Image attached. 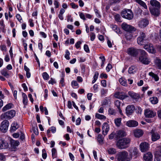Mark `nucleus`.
<instances>
[{"label":"nucleus","instance_id":"f257e3e1","mask_svg":"<svg viewBox=\"0 0 161 161\" xmlns=\"http://www.w3.org/2000/svg\"><path fill=\"white\" fill-rule=\"evenodd\" d=\"M140 51L139 61L144 64H148L150 62V60L147 53L143 50Z\"/></svg>","mask_w":161,"mask_h":161},{"label":"nucleus","instance_id":"f03ea898","mask_svg":"<svg viewBox=\"0 0 161 161\" xmlns=\"http://www.w3.org/2000/svg\"><path fill=\"white\" fill-rule=\"evenodd\" d=\"M116 158L118 161H129L130 160V158L128 157V153L125 151L119 153Z\"/></svg>","mask_w":161,"mask_h":161},{"label":"nucleus","instance_id":"7ed1b4c3","mask_svg":"<svg viewBox=\"0 0 161 161\" xmlns=\"http://www.w3.org/2000/svg\"><path fill=\"white\" fill-rule=\"evenodd\" d=\"M16 112L14 110H11L1 115L2 119H9L13 118L15 115Z\"/></svg>","mask_w":161,"mask_h":161},{"label":"nucleus","instance_id":"20e7f679","mask_svg":"<svg viewBox=\"0 0 161 161\" xmlns=\"http://www.w3.org/2000/svg\"><path fill=\"white\" fill-rule=\"evenodd\" d=\"M121 16L126 19L130 20L133 18V14L131 11L129 9H125L122 11Z\"/></svg>","mask_w":161,"mask_h":161},{"label":"nucleus","instance_id":"39448f33","mask_svg":"<svg viewBox=\"0 0 161 161\" xmlns=\"http://www.w3.org/2000/svg\"><path fill=\"white\" fill-rule=\"evenodd\" d=\"M146 34L142 31H141L139 33V36L137 38V42L139 45H142L147 40Z\"/></svg>","mask_w":161,"mask_h":161},{"label":"nucleus","instance_id":"423d86ee","mask_svg":"<svg viewBox=\"0 0 161 161\" xmlns=\"http://www.w3.org/2000/svg\"><path fill=\"white\" fill-rule=\"evenodd\" d=\"M142 49H137L134 47H130L127 50V53L128 55L133 57H136Z\"/></svg>","mask_w":161,"mask_h":161},{"label":"nucleus","instance_id":"0eeeda50","mask_svg":"<svg viewBox=\"0 0 161 161\" xmlns=\"http://www.w3.org/2000/svg\"><path fill=\"white\" fill-rule=\"evenodd\" d=\"M129 155L131 158L134 157L135 158L138 157L140 155L139 151L137 148L136 147H131L129 151Z\"/></svg>","mask_w":161,"mask_h":161},{"label":"nucleus","instance_id":"6e6552de","mask_svg":"<svg viewBox=\"0 0 161 161\" xmlns=\"http://www.w3.org/2000/svg\"><path fill=\"white\" fill-rule=\"evenodd\" d=\"M19 142H9L8 148L11 151H16L18 149Z\"/></svg>","mask_w":161,"mask_h":161},{"label":"nucleus","instance_id":"1a4fd4ad","mask_svg":"<svg viewBox=\"0 0 161 161\" xmlns=\"http://www.w3.org/2000/svg\"><path fill=\"white\" fill-rule=\"evenodd\" d=\"M116 145L119 149H125L129 146L130 142H117Z\"/></svg>","mask_w":161,"mask_h":161},{"label":"nucleus","instance_id":"9d476101","mask_svg":"<svg viewBox=\"0 0 161 161\" xmlns=\"http://www.w3.org/2000/svg\"><path fill=\"white\" fill-rule=\"evenodd\" d=\"M121 27L124 30L130 32L135 31L136 30L135 27L129 25L125 23H123L122 24Z\"/></svg>","mask_w":161,"mask_h":161},{"label":"nucleus","instance_id":"9b49d317","mask_svg":"<svg viewBox=\"0 0 161 161\" xmlns=\"http://www.w3.org/2000/svg\"><path fill=\"white\" fill-rule=\"evenodd\" d=\"M9 125V122L8 121L5 120L3 121L1 124L0 127L1 130L3 132H5L8 130Z\"/></svg>","mask_w":161,"mask_h":161},{"label":"nucleus","instance_id":"f8f14e48","mask_svg":"<svg viewBox=\"0 0 161 161\" xmlns=\"http://www.w3.org/2000/svg\"><path fill=\"white\" fill-rule=\"evenodd\" d=\"M140 147L141 152H144L148 150L149 148V145L147 142H145L140 144Z\"/></svg>","mask_w":161,"mask_h":161},{"label":"nucleus","instance_id":"ddd939ff","mask_svg":"<svg viewBox=\"0 0 161 161\" xmlns=\"http://www.w3.org/2000/svg\"><path fill=\"white\" fill-rule=\"evenodd\" d=\"M144 48L151 53H154L156 52V50L154 49L153 44H147L145 45L144 46Z\"/></svg>","mask_w":161,"mask_h":161},{"label":"nucleus","instance_id":"4468645a","mask_svg":"<svg viewBox=\"0 0 161 161\" xmlns=\"http://www.w3.org/2000/svg\"><path fill=\"white\" fill-rule=\"evenodd\" d=\"M148 21L146 19H142L138 22V26L141 28H143L148 24Z\"/></svg>","mask_w":161,"mask_h":161},{"label":"nucleus","instance_id":"2eb2a0df","mask_svg":"<svg viewBox=\"0 0 161 161\" xmlns=\"http://www.w3.org/2000/svg\"><path fill=\"white\" fill-rule=\"evenodd\" d=\"M115 97L120 99H124L128 97V96L125 93L120 92H116L114 94Z\"/></svg>","mask_w":161,"mask_h":161},{"label":"nucleus","instance_id":"dca6fc26","mask_svg":"<svg viewBox=\"0 0 161 161\" xmlns=\"http://www.w3.org/2000/svg\"><path fill=\"white\" fill-rule=\"evenodd\" d=\"M144 114L146 117L153 118L155 116L156 113L153 112V111L148 109L145 110Z\"/></svg>","mask_w":161,"mask_h":161},{"label":"nucleus","instance_id":"f3484780","mask_svg":"<svg viewBox=\"0 0 161 161\" xmlns=\"http://www.w3.org/2000/svg\"><path fill=\"white\" fill-rule=\"evenodd\" d=\"M135 109V108L134 105H128L125 109L126 114L128 115H130L133 113Z\"/></svg>","mask_w":161,"mask_h":161},{"label":"nucleus","instance_id":"a211bd4d","mask_svg":"<svg viewBox=\"0 0 161 161\" xmlns=\"http://www.w3.org/2000/svg\"><path fill=\"white\" fill-rule=\"evenodd\" d=\"M109 130V126L107 123H104L102 126V130L104 135H106Z\"/></svg>","mask_w":161,"mask_h":161},{"label":"nucleus","instance_id":"6ab92c4d","mask_svg":"<svg viewBox=\"0 0 161 161\" xmlns=\"http://www.w3.org/2000/svg\"><path fill=\"white\" fill-rule=\"evenodd\" d=\"M116 133V137L117 139L123 137L126 135L125 132L122 130H120L117 131Z\"/></svg>","mask_w":161,"mask_h":161},{"label":"nucleus","instance_id":"aec40b11","mask_svg":"<svg viewBox=\"0 0 161 161\" xmlns=\"http://www.w3.org/2000/svg\"><path fill=\"white\" fill-rule=\"evenodd\" d=\"M133 133L134 136L137 138H139L142 136L143 134V130L141 129H136L134 130Z\"/></svg>","mask_w":161,"mask_h":161},{"label":"nucleus","instance_id":"412c9836","mask_svg":"<svg viewBox=\"0 0 161 161\" xmlns=\"http://www.w3.org/2000/svg\"><path fill=\"white\" fill-rule=\"evenodd\" d=\"M143 159L146 161H152L153 160V155L150 152H148L144 154Z\"/></svg>","mask_w":161,"mask_h":161},{"label":"nucleus","instance_id":"4be33fe9","mask_svg":"<svg viewBox=\"0 0 161 161\" xmlns=\"http://www.w3.org/2000/svg\"><path fill=\"white\" fill-rule=\"evenodd\" d=\"M126 125L130 127H135L138 125V123L136 121L131 120L126 122Z\"/></svg>","mask_w":161,"mask_h":161},{"label":"nucleus","instance_id":"5701e85b","mask_svg":"<svg viewBox=\"0 0 161 161\" xmlns=\"http://www.w3.org/2000/svg\"><path fill=\"white\" fill-rule=\"evenodd\" d=\"M152 141H156L160 138L159 134L157 132H151Z\"/></svg>","mask_w":161,"mask_h":161},{"label":"nucleus","instance_id":"b1692460","mask_svg":"<svg viewBox=\"0 0 161 161\" xmlns=\"http://www.w3.org/2000/svg\"><path fill=\"white\" fill-rule=\"evenodd\" d=\"M159 8H150V11L151 14L155 16H158L159 14V11L158 9Z\"/></svg>","mask_w":161,"mask_h":161},{"label":"nucleus","instance_id":"393cba45","mask_svg":"<svg viewBox=\"0 0 161 161\" xmlns=\"http://www.w3.org/2000/svg\"><path fill=\"white\" fill-rule=\"evenodd\" d=\"M129 95L133 99H138L140 97L139 95L132 92H129L128 93Z\"/></svg>","mask_w":161,"mask_h":161},{"label":"nucleus","instance_id":"a878e982","mask_svg":"<svg viewBox=\"0 0 161 161\" xmlns=\"http://www.w3.org/2000/svg\"><path fill=\"white\" fill-rule=\"evenodd\" d=\"M137 71L136 67L134 65H132L129 68L128 72L130 75L134 74L136 73Z\"/></svg>","mask_w":161,"mask_h":161},{"label":"nucleus","instance_id":"bb28decb","mask_svg":"<svg viewBox=\"0 0 161 161\" xmlns=\"http://www.w3.org/2000/svg\"><path fill=\"white\" fill-rule=\"evenodd\" d=\"M150 3L152 6L156 8H160V3L156 0H151Z\"/></svg>","mask_w":161,"mask_h":161},{"label":"nucleus","instance_id":"cd10ccee","mask_svg":"<svg viewBox=\"0 0 161 161\" xmlns=\"http://www.w3.org/2000/svg\"><path fill=\"white\" fill-rule=\"evenodd\" d=\"M8 147V143L7 142H0V149H7Z\"/></svg>","mask_w":161,"mask_h":161},{"label":"nucleus","instance_id":"c85d7f7f","mask_svg":"<svg viewBox=\"0 0 161 161\" xmlns=\"http://www.w3.org/2000/svg\"><path fill=\"white\" fill-rule=\"evenodd\" d=\"M114 104H115V105L117 108L119 113L121 115H122V111L120 108L121 102L119 100H117L114 102Z\"/></svg>","mask_w":161,"mask_h":161},{"label":"nucleus","instance_id":"c756f323","mask_svg":"<svg viewBox=\"0 0 161 161\" xmlns=\"http://www.w3.org/2000/svg\"><path fill=\"white\" fill-rule=\"evenodd\" d=\"M110 27L113 30L117 33H119L120 32L119 28L116 25L111 24L110 25Z\"/></svg>","mask_w":161,"mask_h":161},{"label":"nucleus","instance_id":"7c9ffc66","mask_svg":"<svg viewBox=\"0 0 161 161\" xmlns=\"http://www.w3.org/2000/svg\"><path fill=\"white\" fill-rule=\"evenodd\" d=\"M12 106L13 104L12 103H8L3 108L2 110L3 112L7 110L12 108Z\"/></svg>","mask_w":161,"mask_h":161},{"label":"nucleus","instance_id":"2f4dec72","mask_svg":"<svg viewBox=\"0 0 161 161\" xmlns=\"http://www.w3.org/2000/svg\"><path fill=\"white\" fill-rule=\"evenodd\" d=\"M137 3L143 7L145 9H147V6L145 3L141 0H135Z\"/></svg>","mask_w":161,"mask_h":161},{"label":"nucleus","instance_id":"473e14b6","mask_svg":"<svg viewBox=\"0 0 161 161\" xmlns=\"http://www.w3.org/2000/svg\"><path fill=\"white\" fill-rule=\"evenodd\" d=\"M119 82L122 85L124 86H127V84L126 80L123 78H121L119 79Z\"/></svg>","mask_w":161,"mask_h":161},{"label":"nucleus","instance_id":"72a5a7b5","mask_svg":"<svg viewBox=\"0 0 161 161\" xmlns=\"http://www.w3.org/2000/svg\"><path fill=\"white\" fill-rule=\"evenodd\" d=\"M149 100L150 102L153 104H156L158 102V100L156 97H152Z\"/></svg>","mask_w":161,"mask_h":161},{"label":"nucleus","instance_id":"f704fd0d","mask_svg":"<svg viewBox=\"0 0 161 161\" xmlns=\"http://www.w3.org/2000/svg\"><path fill=\"white\" fill-rule=\"evenodd\" d=\"M23 97V103L25 106L27 104V97L25 93H23L22 94Z\"/></svg>","mask_w":161,"mask_h":161},{"label":"nucleus","instance_id":"c9c22d12","mask_svg":"<svg viewBox=\"0 0 161 161\" xmlns=\"http://www.w3.org/2000/svg\"><path fill=\"white\" fill-rule=\"evenodd\" d=\"M18 127L17 125V123L15 122H14L12 124L10 130L11 132H14V131L16 130L18 128Z\"/></svg>","mask_w":161,"mask_h":161},{"label":"nucleus","instance_id":"e433bc0d","mask_svg":"<svg viewBox=\"0 0 161 161\" xmlns=\"http://www.w3.org/2000/svg\"><path fill=\"white\" fill-rule=\"evenodd\" d=\"M149 75L150 76H152L153 78H154L155 81H158L159 80V77L158 75L152 72H149Z\"/></svg>","mask_w":161,"mask_h":161},{"label":"nucleus","instance_id":"4c0bfd02","mask_svg":"<svg viewBox=\"0 0 161 161\" xmlns=\"http://www.w3.org/2000/svg\"><path fill=\"white\" fill-rule=\"evenodd\" d=\"M121 118H118L115 119L114 122L115 123L117 126H119L121 122Z\"/></svg>","mask_w":161,"mask_h":161},{"label":"nucleus","instance_id":"58836bf2","mask_svg":"<svg viewBox=\"0 0 161 161\" xmlns=\"http://www.w3.org/2000/svg\"><path fill=\"white\" fill-rule=\"evenodd\" d=\"M4 98V96L2 94V91H0V109L3 106V101L1 99H3Z\"/></svg>","mask_w":161,"mask_h":161},{"label":"nucleus","instance_id":"ea45409f","mask_svg":"<svg viewBox=\"0 0 161 161\" xmlns=\"http://www.w3.org/2000/svg\"><path fill=\"white\" fill-rule=\"evenodd\" d=\"M108 153L110 154H114L116 153L115 149L113 148H110L108 150Z\"/></svg>","mask_w":161,"mask_h":161},{"label":"nucleus","instance_id":"a19ab883","mask_svg":"<svg viewBox=\"0 0 161 161\" xmlns=\"http://www.w3.org/2000/svg\"><path fill=\"white\" fill-rule=\"evenodd\" d=\"M98 75L99 73L97 71L95 72L93 76V80L92 82V84H94L96 81L98 77Z\"/></svg>","mask_w":161,"mask_h":161},{"label":"nucleus","instance_id":"79ce46f5","mask_svg":"<svg viewBox=\"0 0 161 161\" xmlns=\"http://www.w3.org/2000/svg\"><path fill=\"white\" fill-rule=\"evenodd\" d=\"M108 111V113L110 115H115L116 114L115 110L112 108H109Z\"/></svg>","mask_w":161,"mask_h":161},{"label":"nucleus","instance_id":"37998d69","mask_svg":"<svg viewBox=\"0 0 161 161\" xmlns=\"http://www.w3.org/2000/svg\"><path fill=\"white\" fill-rule=\"evenodd\" d=\"M95 117L97 119H105L106 117L103 115L100 114L98 113H96L95 115Z\"/></svg>","mask_w":161,"mask_h":161},{"label":"nucleus","instance_id":"c03bdc74","mask_svg":"<svg viewBox=\"0 0 161 161\" xmlns=\"http://www.w3.org/2000/svg\"><path fill=\"white\" fill-rule=\"evenodd\" d=\"M156 64L159 67V68L161 69V60L159 59H157L155 61Z\"/></svg>","mask_w":161,"mask_h":161},{"label":"nucleus","instance_id":"a18cd8bd","mask_svg":"<svg viewBox=\"0 0 161 161\" xmlns=\"http://www.w3.org/2000/svg\"><path fill=\"white\" fill-rule=\"evenodd\" d=\"M52 156L53 158H55L56 157V150L55 148H52Z\"/></svg>","mask_w":161,"mask_h":161},{"label":"nucleus","instance_id":"49530a36","mask_svg":"<svg viewBox=\"0 0 161 161\" xmlns=\"http://www.w3.org/2000/svg\"><path fill=\"white\" fill-rule=\"evenodd\" d=\"M1 74L5 76H7L9 75L7 71L6 70L3 69L1 71Z\"/></svg>","mask_w":161,"mask_h":161},{"label":"nucleus","instance_id":"de8ad7c7","mask_svg":"<svg viewBox=\"0 0 161 161\" xmlns=\"http://www.w3.org/2000/svg\"><path fill=\"white\" fill-rule=\"evenodd\" d=\"M79 14L80 17L81 19H83V20H86L85 14H84L81 12H79Z\"/></svg>","mask_w":161,"mask_h":161},{"label":"nucleus","instance_id":"09e8293b","mask_svg":"<svg viewBox=\"0 0 161 161\" xmlns=\"http://www.w3.org/2000/svg\"><path fill=\"white\" fill-rule=\"evenodd\" d=\"M116 133L114 131H113L108 136L109 139L110 140H112L115 136H116Z\"/></svg>","mask_w":161,"mask_h":161},{"label":"nucleus","instance_id":"8fccbe9b","mask_svg":"<svg viewBox=\"0 0 161 161\" xmlns=\"http://www.w3.org/2000/svg\"><path fill=\"white\" fill-rule=\"evenodd\" d=\"M65 58L67 60H69L70 59L69 55L70 53L68 50H66L65 52Z\"/></svg>","mask_w":161,"mask_h":161},{"label":"nucleus","instance_id":"3c124183","mask_svg":"<svg viewBox=\"0 0 161 161\" xmlns=\"http://www.w3.org/2000/svg\"><path fill=\"white\" fill-rule=\"evenodd\" d=\"M32 130L35 135H37L38 134V130L37 126L33 127Z\"/></svg>","mask_w":161,"mask_h":161},{"label":"nucleus","instance_id":"603ef678","mask_svg":"<svg viewBox=\"0 0 161 161\" xmlns=\"http://www.w3.org/2000/svg\"><path fill=\"white\" fill-rule=\"evenodd\" d=\"M42 76L43 79L45 80H47L49 78V75L46 72L43 73Z\"/></svg>","mask_w":161,"mask_h":161},{"label":"nucleus","instance_id":"864d4df0","mask_svg":"<svg viewBox=\"0 0 161 161\" xmlns=\"http://www.w3.org/2000/svg\"><path fill=\"white\" fill-rule=\"evenodd\" d=\"M132 36L130 33L127 34L125 35V37L127 40H130L132 38Z\"/></svg>","mask_w":161,"mask_h":161},{"label":"nucleus","instance_id":"5fc2aeb1","mask_svg":"<svg viewBox=\"0 0 161 161\" xmlns=\"http://www.w3.org/2000/svg\"><path fill=\"white\" fill-rule=\"evenodd\" d=\"M5 155L3 153H0V161H5Z\"/></svg>","mask_w":161,"mask_h":161},{"label":"nucleus","instance_id":"6e6d98bb","mask_svg":"<svg viewBox=\"0 0 161 161\" xmlns=\"http://www.w3.org/2000/svg\"><path fill=\"white\" fill-rule=\"evenodd\" d=\"M91 40L92 41H93L95 39L96 35L94 33L91 32L90 34Z\"/></svg>","mask_w":161,"mask_h":161},{"label":"nucleus","instance_id":"4d7b16f0","mask_svg":"<svg viewBox=\"0 0 161 161\" xmlns=\"http://www.w3.org/2000/svg\"><path fill=\"white\" fill-rule=\"evenodd\" d=\"M97 138L98 141H103V138L101 134H98Z\"/></svg>","mask_w":161,"mask_h":161},{"label":"nucleus","instance_id":"13d9d810","mask_svg":"<svg viewBox=\"0 0 161 161\" xmlns=\"http://www.w3.org/2000/svg\"><path fill=\"white\" fill-rule=\"evenodd\" d=\"M100 58L101 59L102 62L101 63V66L102 67L104 64V62L105 61V58L104 56L100 57Z\"/></svg>","mask_w":161,"mask_h":161},{"label":"nucleus","instance_id":"bf43d9fd","mask_svg":"<svg viewBox=\"0 0 161 161\" xmlns=\"http://www.w3.org/2000/svg\"><path fill=\"white\" fill-rule=\"evenodd\" d=\"M115 20L119 22L120 20V16L119 14H116L114 16Z\"/></svg>","mask_w":161,"mask_h":161},{"label":"nucleus","instance_id":"052dcab7","mask_svg":"<svg viewBox=\"0 0 161 161\" xmlns=\"http://www.w3.org/2000/svg\"><path fill=\"white\" fill-rule=\"evenodd\" d=\"M84 48L85 51L88 53L89 52V49L88 46L86 44H85L84 46Z\"/></svg>","mask_w":161,"mask_h":161},{"label":"nucleus","instance_id":"680f3d73","mask_svg":"<svg viewBox=\"0 0 161 161\" xmlns=\"http://www.w3.org/2000/svg\"><path fill=\"white\" fill-rule=\"evenodd\" d=\"M71 85L73 86H78V84L76 81L73 80L71 82Z\"/></svg>","mask_w":161,"mask_h":161},{"label":"nucleus","instance_id":"e2e57ef3","mask_svg":"<svg viewBox=\"0 0 161 161\" xmlns=\"http://www.w3.org/2000/svg\"><path fill=\"white\" fill-rule=\"evenodd\" d=\"M112 67L111 65L110 64H108L106 68V70L108 72H109L110 69L112 68Z\"/></svg>","mask_w":161,"mask_h":161},{"label":"nucleus","instance_id":"0e129e2a","mask_svg":"<svg viewBox=\"0 0 161 161\" xmlns=\"http://www.w3.org/2000/svg\"><path fill=\"white\" fill-rule=\"evenodd\" d=\"M70 5L71 6L72 8H77L78 7V5H76L75 3H71Z\"/></svg>","mask_w":161,"mask_h":161},{"label":"nucleus","instance_id":"69168bd1","mask_svg":"<svg viewBox=\"0 0 161 161\" xmlns=\"http://www.w3.org/2000/svg\"><path fill=\"white\" fill-rule=\"evenodd\" d=\"M102 85L104 87H105L106 86V81L105 80H102L101 81Z\"/></svg>","mask_w":161,"mask_h":161},{"label":"nucleus","instance_id":"338daca9","mask_svg":"<svg viewBox=\"0 0 161 161\" xmlns=\"http://www.w3.org/2000/svg\"><path fill=\"white\" fill-rule=\"evenodd\" d=\"M108 90L107 89H102L101 90V94L102 95H104L106 94Z\"/></svg>","mask_w":161,"mask_h":161},{"label":"nucleus","instance_id":"774afa93","mask_svg":"<svg viewBox=\"0 0 161 161\" xmlns=\"http://www.w3.org/2000/svg\"><path fill=\"white\" fill-rule=\"evenodd\" d=\"M81 42L80 41H78L75 44L76 47L78 48L80 47V45L81 44Z\"/></svg>","mask_w":161,"mask_h":161}]
</instances>
